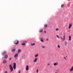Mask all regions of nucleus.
Here are the masks:
<instances>
[{
  "label": "nucleus",
  "mask_w": 73,
  "mask_h": 73,
  "mask_svg": "<svg viewBox=\"0 0 73 73\" xmlns=\"http://www.w3.org/2000/svg\"><path fill=\"white\" fill-rule=\"evenodd\" d=\"M9 67L10 68V69L11 70V72H12L13 71V67H12V66L11 64H9Z\"/></svg>",
  "instance_id": "f257e3e1"
},
{
  "label": "nucleus",
  "mask_w": 73,
  "mask_h": 73,
  "mask_svg": "<svg viewBox=\"0 0 73 73\" xmlns=\"http://www.w3.org/2000/svg\"><path fill=\"white\" fill-rule=\"evenodd\" d=\"M16 64L14 62L13 63V68L14 69H16Z\"/></svg>",
  "instance_id": "f03ea898"
},
{
  "label": "nucleus",
  "mask_w": 73,
  "mask_h": 73,
  "mask_svg": "<svg viewBox=\"0 0 73 73\" xmlns=\"http://www.w3.org/2000/svg\"><path fill=\"white\" fill-rule=\"evenodd\" d=\"M14 44L16 45L19 44V40H16L14 42Z\"/></svg>",
  "instance_id": "7ed1b4c3"
},
{
  "label": "nucleus",
  "mask_w": 73,
  "mask_h": 73,
  "mask_svg": "<svg viewBox=\"0 0 73 73\" xmlns=\"http://www.w3.org/2000/svg\"><path fill=\"white\" fill-rule=\"evenodd\" d=\"M26 70H29V66L28 65H27L26 67Z\"/></svg>",
  "instance_id": "20e7f679"
},
{
  "label": "nucleus",
  "mask_w": 73,
  "mask_h": 73,
  "mask_svg": "<svg viewBox=\"0 0 73 73\" xmlns=\"http://www.w3.org/2000/svg\"><path fill=\"white\" fill-rule=\"evenodd\" d=\"M8 57V56L7 54H5L4 55V58L5 59H6V58H7Z\"/></svg>",
  "instance_id": "39448f33"
},
{
  "label": "nucleus",
  "mask_w": 73,
  "mask_h": 73,
  "mask_svg": "<svg viewBox=\"0 0 73 73\" xmlns=\"http://www.w3.org/2000/svg\"><path fill=\"white\" fill-rule=\"evenodd\" d=\"M18 57V54H15L14 57L16 59L17 57Z\"/></svg>",
  "instance_id": "423d86ee"
},
{
  "label": "nucleus",
  "mask_w": 73,
  "mask_h": 73,
  "mask_svg": "<svg viewBox=\"0 0 73 73\" xmlns=\"http://www.w3.org/2000/svg\"><path fill=\"white\" fill-rule=\"evenodd\" d=\"M37 58H35V59L33 60L34 62H36L37 61Z\"/></svg>",
  "instance_id": "0eeeda50"
},
{
  "label": "nucleus",
  "mask_w": 73,
  "mask_h": 73,
  "mask_svg": "<svg viewBox=\"0 0 73 73\" xmlns=\"http://www.w3.org/2000/svg\"><path fill=\"white\" fill-rule=\"evenodd\" d=\"M72 27V23H70L69 24V26L68 29H70Z\"/></svg>",
  "instance_id": "6e6552de"
},
{
  "label": "nucleus",
  "mask_w": 73,
  "mask_h": 73,
  "mask_svg": "<svg viewBox=\"0 0 73 73\" xmlns=\"http://www.w3.org/2000/svg\"><path fill=\"white\" fill-rule=\"evenodd\" d=\"M3 62V64H5L6 63H7V60H4Z\"/></svg>",
  "instance_id": "1a4fd4ad"
},
{
  "label": "nucleus",
  "mask_w": 73,
  "mask_h": 73,
  "mask_svg": "<svg viewBox=\"0 0 73 73\" xmlns=\"http://www.w3.org/2000/svg\"><path fill=\"white\" fill-rule=\"evenodd\" d=\"M70 72H72V71H73V66H72L70 70Z\"/></svg>",
  "instance_id": "9d476101"
},
{
  "label": "nucleus",
  "mask_w": 73,
  "mask_h": 73,
  "mask_svg": "<svg viewBox=\"0 0 73 73\" xmlns=\"http://www.w3.org/2000/svg\"><path fill=\"white\" fill-rule=\"evenodd\" d=\"M64 38L62 39V41H64L65 40V36L64 35L63 36Z\"/></svg>",
  "instance_id": "9b49d317"
},
{
  "label": "nucleus",
  "mask_w": 73,
  "mask_h": 73,
  "mask_svg": "<svg viewBox=\"0 0 73 73\" xmlns=\"http://www.w3.org/2000/svg\"><path fill=\"white\" fill-rule=\"evenodd\" d=\"M58 64V63L56 62L54 63V66H56V65H57Z\"/></svg>",
  "instance_id": "f8f14e48"
},
{
  "label": "nucleus",
  "mask_w": 73,
  "mask_h": 73,
  "mask_svg": "<svg viewBox=\"0 0 73 73\" xmlns=\"http://www.w3.org/2000/svg\"><path fill=\"white\" fill-rule=\"evenodd\" d=\"M6 53H7V52H5V51H4V52H3V53H2V55H4Z\"/></svg>",
  "instance_id": "ddd939ff"
},
{
  "label": "nucleus",
  "mask_w": 73,
  "mask_h": 73,
  "mask_svg": "<svg viewBox=\"0 0 73 73\" xmlns=\"http://www.w3.org/2000/svg\"><path fill=\"white\" fill-rule=\"evenodd\" d=\"M21 50H20V49H18V53H19L20 52H21Z\"/></svg>",
  "instance_id": "4468645a"
},
{
  "label": "nucleus",
  "mask_w": 73,
  "mask_h": 73,
  "mask_svg": "<svg viewBox=\"0 0 73 73\" xmlns=\"http://www.w3.org/2000/svg\"><path fill=\"white\" fill-rule=\"evenodd\" d=\"M40 41L41 42H44V40H43V38H40Z\"/></svg>",
  "instance_id": "2eb2a0df"
},
{
  "label": "nucleus",
  "mask_w": 73,
  "mask_h": 73,
  "mask_svg": "<svg viewBox=\"0 0 73 73\" xmlns=\"http://www.w3.org/2000/svg\"><path fill=\"white\" fill-rule=\"evenodd\" d=\"M38 54H36L34 56V57H38Z\"/></svg>",
  "instance_id": "dca6fc26"
},
{
  "label": "nucleus",
  "mask_w": 73,
  "mask_h": 73,
  "mask_svg": "<svg viewBox=\"0 0 73 73\" xmlns=\"http://www.w3.org/2000/svg\"><path fill=\"white\" fill-rule=\"evenodd\" d=\"M41 48H43V49H44V48H45V46H41Z\"/></svg>",
  "instance_id": "f3484780"
},
{
  "label": "nucleus",
  "mask_w": 73,
  "mask_h": 73,
  "mask_svg": "<svg viewBox=\"0 0 73 73\" xmlns=\"http://www.w3.org/2000/svg\"><path fill=\"white\" fill-rule=\"evenodd\" d=\"M12 52H14L15 51V48H13L12 49Z\"/></svg>",
  "instance_id": "a211bd4d"
},
{
  "label": "nucleus",
  "mask_w": 73,
  "mask_h": 73,
  "mask_svg": "<svg viewBox=\"0 0 73 73\" xmlns=\"http://www.w3.org/2000/svg\"><path fill=\"white\" fill-rule=\"evenodd\" d=\"M35 45V43H31V46H33V45Z\"/></svg>",
  "instance_id": "6ab92c4d"
},
{
  "label": "nucleus",
  "mask_w": 73,
  "mask_h": 73,
  "mask_svg": "<svg viewBox=\"0 0 73 73\" xmlns=\"http://www.w3.org/2000/svg\"><path fill=\"white\" fill-rule=\"evenodd\" d=\"M64 6H65V5H64V4H62L61 5V8H64Z\"/></svg>",
  "instance_id": "aec40b11"
},
{
  "label": "nucleus",
  "mask_w": 73,
  "mask_h": 73,
  "mask_svg": "<svg viewBox=\"0 0 73 73\" xmlns=\"http://www.w3.org/2000/svg\"><path fill=\"white\" fill-rule=\"evenodd\" d=\"M69 40L70 41H71V36H69Z\"/></svg>",
  "instance_id": "412c9836"
},
{
  "label": "nucleus",
  "mask_w": 73,
  "mask_h": 73,
  "mask_svg": "<svg viewBox=\"0 0 73 73\" xmlns=\"http://www.w3.org/2000/svg\"><path fill=\"white\" fill-rule=\"evenodd\" d=\"M42 31H43V30L42 29H40V32H42Z\"/></svg>",
  "instance_id": "4be33fe9"
},
{
  "label": "nucleus",
  "mask_w": 73,
  "mask_h": 73,
  "mask_svg": "<svg viewBox=\"0 0 73 73\" xmlns=\"http://www.w3.org/2000/svg\"><path fill=\"white\" fill-rule=\"evenodd\" d=\"M44 26L46 28V27H47L48 26V25L47 24H45L44 25Z\"/></svg>",
  "instance_id": "5701e85b"
},
{
  "label": "nucleus",
  "mask_w": 73,
  "mask_h": 73,
  "mask_svg": "<svg viewBox=\"0 0 73 73\" xmlns=\"http://www.w3.org/2000/svg\"><path fill=\"white\" fill-rule=\"evenodd\" d=\"M65 44L66 46H67V42L66 41L65 42Z\"/></svg>",
  "instance_id": "b1692460"
},
{
  "label": "nucleus",
  "mask_w": 73,
  "mask_h": 73,
  "mask_svg": "<svg viewBox=\"0 0 73 73\" xmlns=\"http://www.w3.org/2000/svg\"><path fill=\"white\" fill-rule=\"evenodd\" d=\"M56 37H57V38H60V37H59V36H58V35H56Z\"/></svg>",
  "instance_id": "393cba45"
},
{
  "label": "nucleus",
  "mask_w": 73,
  "mask_h": 73,
  "mask_svg": "<svg viewBox=\"0 0 73 73\" xmlns=\"http://www.w3.org/2000/svg\"><path fill=\"white\" fill-rule=\"evenodd\" d=\"M22 45H25V43H23L22 44Z\"/></svg>",
  "instance_id": "a878e982"
},
{
  "label": "nucleus",
  "mask_w": 73,
  "mask_h": 73,
  "mask_svg": "<svg viewBox=\"0 0 73 73\" xmlns=\"http://www.w3.org/2000/svg\"><path fill=\"white\" fill-rule=\"evenodd\" d=\"M58 47L59 49H60V45L58 44Z\"/></svg>",
  "instance_id": "bb28decb"
},
{
  "label": "nucleus",
  "mask_w": 73,
  "mask_h": 73,
  "mask_svg": "<svg viewBox=\"0 0 73 73\" xmlns=\"http://www.w3.org/2000/svg\"><path fill=\"white\" fill-rule=\"evenodd\" d=\"M37 72V73H38V69H37L36 70Z\"/></svg>",
  "instance_id": "cd10ccee"
},
{
  "label": "nucleus",
  "mask_w": 73,
  "mask_h": 73,
  "mask_svg": "<svg viewBox=\"0 0 73 73\" xmlns=\"http://www.w3.org/2000/svg\"><path fill=\"white\" fill-rule=\"evenodd\" d=\"M8 73V72L7 71H5L4 73Z\"/></svg>",
  "instance_id": "c85d7f7f"
},
{
  "label": "nucleus",
  "mask_w": 73,
  "mask_h": 73,
  "mask_svg": "<svg viewBox=\"0 0 73 73\" xmlns=\"http://www.w3.org/2000/svg\"><path fill=\"white\" fill-rule=\"evenodd\" d=\"M11 59H12V58H11V57L9 58V60L10 61H11Z\"/></svg>",
  "instance_id": "c756f323"
},
{
  "label": "nucleus",
  "mask_w": 73,
  "mask_h": 73,
  "mask_svg": "<svg viewBox=\"0 0 73 73\" xmlns=\"http://www.w3.org/2000/svg\"><path fill=\"white\" fill-rule=\"evenodd\" d=\"M58 30H59L58 29H56V31H58Z\"/></svg>",
  "instance_id": "7c9ffc66"
},
{
  "label": "nucleus",
  "mask_w": 73,
  "mask_h": 73,
  "mask_svg": "<svg viewBox=\"0 0 73 73\" xmlns=\"http://www.w3.org/2000/svg\"><path fill=\"white\" fill-rule=\"evenodd\" d=\"M44 33H46V30H44Z\"/></svg>",
  "instance_id": "2f4dec72"
},
{
  "label": "nucleus",
  "mask_w": 73,
  "mask_h": 73,
  "mask_svg": "<svg viewBox=\"0 0 73 73\" xmlns=\"http://www.w3.org/2000/svg\"><path fill=\"white\" fill-rule=\"evenodd\" d=\"M19 73H21V71H20V70H19Z\"/></svg>",
  "instance_id": "473e14b6"
},
{
  "label": "nucleus",
  "mask_w": 73,
  "mask_h": 73,
  "mask_svg": "<svg viewBox=\"0 0 73 73\" xmlns=\"http://www.w3.org/2000/svg\"><path fill=\"white\" fill-rule=\"evenodd\" d=\"M46 41H48V38H46Z\"/></svg>",
  "instance_id": "72a5a7b5"
},
{
  "label": "nucleus",
  "mask_w": 73,
  "mask_h": 73,
  "mask_svg": "<svg viewBox=\"0 0 73 73\" xmlns=\"http://www.w3.org/2000/svg\"><path fill=\"white\" fill-rule=\"evenodd\" d=\"M47 65H50V64L48 63V64H47Z\"/></svg>",
  "instance_id": "f704fd0d"
},
{
  "label": "nucleus",
  "mask_w": 73,
  "mask_h": 73,
  "mask_svg": "<svg viewBox=\"0 0 73 73\" xmlns=\"http://www.w3.org/2000/svg\"><path fill=\"white\" fill-rule=\"evenodd\" d=\"M58 71H59V70H57V72H58Z\"/></svg>",
  "instance_id": "c9c22d12"
},
{
  "label": "nucleus",
  "mask_w": 73,
  "mask_h": 73,
  "mask_svg": "<svg viewBox=\"0 0 73 73\" xmlns=\"http://www.w3.org/2000/svg\"><path fill=\"white\" fill-rule=\"evenodd\" d=\"M61 40H62V37H61Z\"/></svg>",
  "instance_id": "e433bc0d"
},
{
  "label": "nucleus",
  "mask_w": 73,
  "mask_h": 73,
  "mask_svg": "<svg viewBox=\"0 0 73 73\" xmlns=\"http://www.w3.org/2000/svg\"><path fill=\"white\" fill-rule=\"evenodd\" d=\"M64 59H66V58H65V57H64Z\"/></svg>",
  "instance_id": "4c0bfd02"
},
{
  "label": "nucleus",
  "mask_w": 73,
  "mask_h": 73,
  "mask_svg": "<svg viewBox=\"0 0 73 73\" xmlns=\"http://www.w3.org/2000/svg\"><path fill=\"white\" fill-rule=\"evenodd\" d=\"M66 57H67V56H66Z\"/></svg>",
  "instance_id": "58836bf2"
}]
</instances>
